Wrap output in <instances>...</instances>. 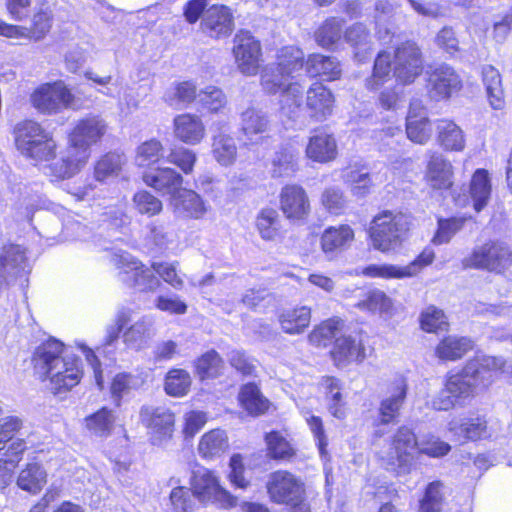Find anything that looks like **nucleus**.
Wrapping results in <instances>:
<instances>
[{
    "label": "nucleus",
    "instance_id": "nucleus-1",
    "mask_svg": "<svg viewBox=\"0 0 512 512\" xmlns=\"http://www.w3.org/2000/svg\"><path fill=\"white\" fill-rule=\"evenodd\" d=\"M504 366L505 361L502 358L475 356L461 371L446 376L443 388L432 399V407L438 411L465 407L493 383L495 375Z\"/></svg>",
    "mask_w": 512,
    "mask_h": 512
},
{
    "label": "nucleus",
    "instance_id": "nucleus-2",
    "mask_svg": "<svg viewBox=\"0 0 512 512\" xmlns=\"http://www.w3.org/2000/svg\"><path fill=\"white\" fill-rule=\"evenodd\" d=\"M107 131L108 123L100 115L88 114L78 119L68 134L63 156L48 166L49 173L58 179L74 176L88 162L90 147L99 143Z\"/></svg>",
    "mask_w": 512,
    "mask_h": 512
},
{
    "label": "nucleus",
    "instance_id": "nucleus-3",
    "mask_svg": "<svg viewBox=\"0 0 512 512\" xmlns=\"http://www.w3.org/2000/svg\"><path fill=\"white\" fill-rule=\"evenodd\" d=\"M33 362L43 380H49L48 388L53 394L70 391L83 375L79 358L56 339L42 343L34 352Z\"/></svg>",
    "mask_w": 512,
    "mask_h": 512
},
{
    "label": "nucleus",
    "instance_id": "nucleus-4",
    "mask_svg": "<svg viewBox=\"0 0 512 512\" xmlns=\"http://www.w3.org/2000/svg\"><path fill=\"white\" fill-rule=\"evenodd\" d=\"M391 55L387 51L377 54L372 75L365 80L369 90H377L391 78V72L396 80L404 85L412 84L424 69L421 48L414 41H405L394 50L393 69Z\"/></svg>",
    "mask_w": 512,
    "mask_h": 512
},
{
    "label": "nucleus",
    "instance_id": "nucleus-5",
    "mask_svg": "<svg viewBox=\"0 0 512 512\" xmlns=\"http://www.w3.org/2000/svg\"><path fill=\"white\" fill-rule=\"evenodd\" d=\"M15 146L19 153L35 162H48L56 157L57 144L52 134L33 120H25L14 128Z\"/></svg>",
    "mask_w": 512,
    "mask_h": 512
},
{
    "label": "nucleus",
    "instance_id": "nucleus-6",
    "mask_svg": "<svg viewBox=\"0 0 512 512\" xmlns=\"http://www.w3.org/2000/svg\"><path fill=\"white\" fill-rule=\"evenodd\" d=\"M418 439L408 426H400L392 435L387 448L378 451L381 464L388 471L397 475H407L411 472L416 456L419 455Z\"/></svg>",
    "mask_w": 512,
    "mask_h": 512
},
{
    "label": "nucleus",
    "instance_id": "nucleus-7",
    "mask_svg": "<svg viewBox=\"0 0 512 512\" xmlns=\"http://www.w3.org/2000/svg\"><path fill=\"white\" fill-rule=\"evenodd\" d=\"M410 228L409 217L401 212L385 210L377 214L369 227L374 249L389 252L401 246Z\"/></svg>",
    "mask_w": 512,
    "mask_h": 512
},
{
    "label": "nucleus",
    "instance_id": "nucleus-8",
    "mask_svg": "<svg viewBox=\"0 0 512 512\" xmlns=\"http://www.w3.org/2000/svg\"><path fill=\"white\" fill-rule=\"evenodd\" d=\"M261 86L268 94L280 93V109L288 117L295 116L303 102L304 88L291 81V75L269 64L261 72Z\"/></svg>",
    "mask_w": 512,
    "mask_h": 512
},
{
    "label": "nucleus",
    "instance_id": "nucleus-9",
    "mask_svg": "<svg viewBox=\"0 0 512 512\" xmlns=\"http://www.w3.org/2000/svg\"><path fill=\"white\" fill-rule=\"evenodd\" d=\"M267 494L276 504H285L293 508V512H310L306 502V486L304 481L287 470L272 472L266 483Z\"/></svg>",
    "mask_w": 512,
    "mask_h": 512
},
{
    "label": "nucleus",
    "instance_id": "nucleus-10",
    "mask_svg": "<svg viewBox=\"0 0 512 512\" xmlns=\"http://www.w3.org/2000/svg\"><path fill=\"white\" fill-rule=\"evenodd\" d=\"M29 100L38 113L47 116L74 108L76 102L71 89L61 80L39 85L30 94Z\"/></svg>",
    "mask_w": 512,
    "mask_h": 512
},
{
    "label": "nucleus",
    "instance_id": "nucleus-11",
    "mask_svg": "<svg viewBox=\"0 0 512 512\" xmlns=\"http://www.w3.org/2000/svg\"><path fill=\"white\" fill-rule=\"evenodd\" d=\"M190 484L194 497L203 504H215L225 509L237 505V498L222 487L220 478L208 468L195 470Z\"/></svg>",
    "mask_w": 512,
    "mask_h": 512
},
{
    "label": "nucleus",
    "instance_id": "nucleus-12",
    "mask_svg": "<svg viewBox=\"0 0 512 512\" xmlns=\"http://www.w3.org/2000/svg\"><path fill=\"white\" fill-rule=\"evenodd\" d=\"M111 264L119 270L121 280L139 291H155L160 286L153 268L145 267L141 261L126 251L111 254Z\"/></svg>",
    "mask_w": 512,
    "mask_h": 512
},
{
    "label": "nucleus",
    "instance_id": "nucleus-13",
    "mask_svg": "<svg viewBox=\"0 0 512 512\" xmlns=\"http://www.w3.org/2000/svg\"><path fill=\"white\" fill-rule=\"evenodd\" d=\"M232 54L237 70L245 76L258 74L262 59L260 41L249 31L240 30L233 38Z\"/></svg>",
    "mask_w": 512,
    "mask_h": 512
},
{
    "label": "nucleus",
    "instance_id": "nucleus-14",
    "mask_svg": "<svg viewBox=\"0 0 512 512\" xmlns=\"http://www.w3.org/2000/svg\"><path fill=\"white\" fill-rule=\"evenodd\" d=\"M512 253L507 245L500 242L485 243L473 250L462 261L464 268L484 269L502 272L511 263Z\"/></svg>",
    "mask_w": 512,
    "mask_h": 512
},
{
    "label": "nucleus",
    "instance_id": "nucleus-15",
    "mask_svg": "<svg viewBox=\"0 0 512 512\" xmlns=\"http://www.w3.org/2000/svg\"><path fill=\"white\" fill-rule=\"evenodd\" d=\"M434 258V250L430 247H426L419 256L408 265L371 264L361 269V271H357V274L382 279L409 278L417 275L424 267L430 265Z\"/></svg>",
    "mask_w": 512,
    "mask_h": 512
},
{
    "label": "nucleus",
    "instance_id": "nucleus-16",
    "mask_svg": "<svg viewBox=\"0 0 512 512\" xmlns=\"http://www.w3.org/2000/svg\"><path fill=\"white\" fill-rule=\"evenodd\" d=\"M141 423L157 441L172 436L174 427V414L165 407L144 405L139 413Z\"/></svg>",
    "mask_w": 512,
    "mask_h": 512
},
{
    "label": "nucleus",
    "instance_id": "nucleus-17",
    "mask_svg": "<svg viewBox=\"0 0 512 512\" xmlns=\"http://www.w3.org/2000/svg\"><path fill=\"white\" fill-rule=\"evenodd\" d=\"M200 28L204 34L214 39L230 36L234 29L230 8L225 5H211L203 15Z\"/></svg>",
    "mask_w": 512,
    "mask_h": 512
},
{
    "label": "nucleus",
    "instance_id": "nucleus-18",
    "mask_svg": "<svg viewBox=\"0 0 512 512\" xmlns=\"http://www.w3.org/2000/svg\"><path fill=\"white\" fill-rule=\"evenodd\" d=\"M424 181L432 190L451 189L454 183V167L451 161L440 153H433L426 163Z\"/></svg>",
    "mask_w": 512,
    "mask_h": 512
},
{
    "label": "nucleus",
    "instance_id": "nucleus-19",
    "mask_svg": "<svg viewBox=\"0 0 512 512\" xmlns=\"http://www.w3.org/2000/svg\"><path fill=\"white\" fill-rule=\"evenodd\" d=\"M407 391L408 384L404 377H397L388 384L378 409L381 424L392 423L399 416Z\"/></svg>",
    "mask_w": 512,
    "mask_h": 512
},
{
    "label": "nucleus",
    "instance_id": "nucleus-20",
    "mask_svg": "<svg viewBox=\"0 0 512 512\" xmlns=\"http://www.w3.org/2000/svg\"><path fill=\"white\" fill-rule=\"evenodd\" d=\"M460 88V77L449 65L442 64L429 73L428 93L434 100L447 99Z\"/></svg>",
    "mask_w": 512,
    "mask_h": 512
},
{
    "label": "nucleus",
    "instance_id": "nucleus-21",
    "mask_svg": "<svg viewBox=\"0 0 512 512\" xmlns=\"http://www.w3.org/2000/svg\"><path fill=\"white\" fill-rule=\"evenodd\" d=\"M280 208L289 219H304L310 212L306 191L296 184L284 186L280 192Z\"/></svg>",
    "mask_w": 512,
    "mask_h": 512
},
{
    "label": "nucleus",
    "instance_id": "nucleus-22",
    "mask_svg": "<svg viewBox=\"0 0 512 512\" xmlns=\"http://www.w3.org/2000/svg\"><path fill=\"white\" fill-rule=\"evenodd\" d=\"M355 240V232L348 224L329 226L320 236V247L327 257H334L347 250Z\"/></svg>",
    "mask_w": 512,
    "mask_h": 512
},
{
    "label": "nucleus",
    "instance_id": "nucleus-23",
    "mask_svg": "<svg viewBox=\"0 0 512 512\" xmlns=\"http://www.w3.org/2000/svg\"><path fill=\"white\" fill-rule=\"evenodd\" d=\"M24 249L19 245L4 246L0 254V289L26 271Z\"/></svg>",
    "mask_w": 512,
    "mask_h": 512
},
{
    "label": "nucleus",
    "instance_id": "nucleus-24",
    "mask_svg": "<svg viewBox=\"0 0 512 512\" xmlns=\"http://www.w3.org/2000/svg\"><path fill=\"white\" fill-rule=\"evenodd\" d=\"M331 356L338 367H346L352 363H360L366 358L362 340L356 336H340L336 338Z\"/></svg>",
    "mask_w": 512,
    "mask_h": 512
},
{
    "label": "nucleus",
    "instance_id": "nucleus-25",
    "mask_svg": "<svg viewBox=\"0 0 512 512\" xmlns=\"http://www.w3.org/2000/svg\"><path fill=\"white\" fill-rule=\"evenodd\" d=\"M431 131L426 108L420 100H413L406 119L407 137L417 144H425L431 137Z\"/></svg>",
    "mask_w": 512,
    "mask_h": 512
},
{
    "label": "nucleus",
    "instance_id": "nucleus-26",
    "mask_svg": "<svg viewBox=\"0 0 512 512\" xmlns=\"http://www.w3.org/2000/svg\"><path fill=\"white\" fill-rule=\"evenodd\" d=\"M173 132L179 141L188 145H198L205 138L206 128L198 115L183 113L174 118Z\"/></svg>",
    "mask_w": 512,
    "mask_h": 512
},
{
    "label": "nucleus",
    "instance_id": "nucleus-27",
    "mask_svg": "<svg viewBox=\"0 0 512 512\" xmlns=\"http://www.w3.org/2000/svg\"><path fill=\"white\" fill-rule=\"evenodd\" d=\"M334 96L332 92L319 82L313 83L306 92V107L310 115L317 119H325L332 113Z\"/></svg>",
    "mask_w": 512,
    "mask_h": 512
},
{
    "label": "nucleus",
    "instance_id": "nucleus-28",
    "mask_svg": "<svg viewBox=\"0 0 512 512\" xmlns=\"http://www.w3.org/2000/svg\"><path fill=\"white\" fill-rule=\"evenodd\" d=\"M436 140L445 151L461 152L466 146L464 131L455 122L442 119L436 125Z\"/></svg>",
    "mask_w": 512,
    "mask_h": 512
},
{
    "label": "nucleus",
    "instance_id": "nucleus-29",
    "mask_svg": "<svg viewBox=\"0 0 512 512\" xmlns=\"http://www.w3.org/2000/svg\"><path fill=\"white\" fill-rule=\"evenodd\" d=\"M229 447V438L226 431L212 429L201 436L197 451L202 459L214 460L225 454Z\"/></svg>",
    "mask_w": 512,
    "mask_h": 512
},
{
    "label": "nucleus",
    "instance_id": "nucleus-30",
    "mask_svg": "<svg viewBox=\"0 0 512 512\" xmlns=\"http://www.w3.org/2000/svg\"><path fill=\"white\" fill-rule=\"evenodd\" d=\"M306 155L309 159L327 163L337 156V144L334 137L324 131H319L311 136L306 147Z\"/></svg>",
    "mask_w": 512,
    "mask_h": 512
},
{
    "label": "nucleus",
    "instance_id": "nucleus-31",
    "mask_svg": "<svg viewBox=\"0 0 512 512\" xmlns=\"http://www.w3.org/2000/svg\"><path fill=\"white\" fill-rule=\"evenodd\" d=\"M175 213L179 216L200 219L207 209L202 198L192 190H179L172 198Z\"/></svg>",
    "mask_w": 512,
    "mask_h": 512
},
{
    "label": "nucleus",
    "instance_id": "nucleus-32",
    "mask_svg": "<svg viewBox=\"0 0 512 512\" xmlns=\"http://www.w3.org/2000/svg\"><path fill=\"white\" fill-rule=\"evenodd\" d=\"M155 334L153 319L144 316L124 331L123 341L129 348L141 350L149 345Z\"/></svg>",
    "mask_w": 512,
    "mask_h": 512
},
{
    "label": "nucleus",
    "instance_id": "nucleus-33",
    "mask_svg": "<svg viewBox=\"0 0 512 512\" xmlns=\"http://www.w3.org/2000/svg\"><path fill=\"white\" fill-rule=\"evenodd\" d=\"M306 71L312 77H322L327 81L339 79L342 73L340 62L335 57L317 53L308 56Z\"/></svg>",
    "mask_w": 512,
    "mask_h": 512
},
{
    "label": "nucleus",
    "instance_id": "nucleus-34",
    "mask_svg": "<svg viewBox=\"0 0 512 512\" xmlns=\"http://www.w3.org/2000/svg\"><path fill=\"white\" fill-rule=\"evenodd\" d=\"M278 321L282 331L290 335L303 333L311 322V308L308 306H297L283 310Z\"/></svg>",
    "mask_w": 512,
    "mask_h": 512
},
{
    "label": "nucleus",
    "instance_id": "nucleus-35",
    "mask_svg": "<svg viewBox=\"0 0 512 512\" xmlns=\"http://www.w3.org/2000/svg\"><path fill=\"white\" fill-rule=\"evenodd\" d=\"M143 180L145 184L155 190L163 194H173V196L180 190L183 183L182 176L169 167L158 169L155 173L145 174Z\"/></svg>",
    "mask_w": 512,
    "mask_h": 512
},
{
    "label": "nucleus",
    "instance_id": "nucleus-36",
    "mask_svg": "<svg viewBox=\"0 0 512 512\" xmlns=\"http://www.w3.org/2000/svg\"><path fill=\"white\" fill-rule=\"evenodd\" d=\"M47 483V472L38 462H30L20 470L16 484L26 492L38 494Z\"/></svg>",
    "mask_w": 512,
    "mask_h": 512
},
{
    "label": "nucleus",
    "instance_id": "nucleus-37",
    "mask_svg": "<svg viewBox=\"0 0 512 512\" xmlns=\"http://www.w3.org/2000/svg\"><path fill=\"white\" fill-rule=\"evenodd\" d=\"M448 429L459 440H477L483 437L487 432V421L484 417L476 416L463 418L461 420H451Z\"/></svg>",
    "mask_w": 512,
    "mask_h": 512
},
{
    "label": "nucleus",
    "instance_id": "nucleus-38",
    "mask_svg": "<svg viewBox=\"0 0 512 512\" xmlns=\"http://www.w3.org/2000/svg\"><path fill=\"white\" fill-rule=\"evenodd\" d=\"M53 24V11L50 5L43 1L37 4L35 11L31 18V25L29 28L24 27L26 34L20 38H33L40 40L50 31Z\"/></svg>",
    "mask_w": 512,
    "mask_h": 512
},
{
    "label": "nucleus",
    "instance_id": "nucleus-39",
    "mask_svg": "<svg viewBox=\"0 0 512 512\" xmlns=\"http://www.w3.org/2000/svg\"><path fill=\"white\" fill-rule=\"evenodd\" d=\"M473 348L467 337L447 336L435 348L436 356L442 361H456Z\"/></svg>",
    "mask_w": 512,
    "mask_h": 512
},
{
    "label": "nucleus",
    "instance_id": "nucleus-40",
    "mask_svg": "<svg viewBox=\"0 0 512 512\" xmlns=\"http://www.w3.org/2000/svg\"><path fill=\"white\" fill-rule=\"evenodd\" d=\"M267 456L277 461H291L296 449L287 436L280 431H271L265 435Z\"/></svg>",
    "mask_w": 512,
    "mask_h": 512
},
{
    "label": "nucleus",
    "instance_id": "nucleus-41",
    "mask_svg": "<svg viewBox=\"0 0 512 512\" xmlns=\"http://www.w3.org/2000/svg\"><path fill=\"white\" fill-rule=\"evenodd\" d=\"M268 128L269 120L262 111L249 107L240 114V131L247 140L253 141Z\"/></svg>",
    "mask_w": 512,
    "mask_h": 512
},
{
    "label": "nucleus",
    "instance_id": "nucleus-42",
    "mask_svg": "<svg viewBox=\"0 0 512 512\" xmlns=\"http://www.w3.org/2000/svg\"><path fill=\"white\" fill-rule=\"evenodd\" d=\"M211 152L215 161L224 167L233 165L237 159V145L234 138L225 133L212 137Z\"/></svg>",
    "mask_w": 512,
    "mask_h": 512
},
{
    "label": "nucleus",
    "instance_id": "nucleus-43",
    "mask_svg": "<svg viewBox=\"0 0 512 512\" xmlns=\"http://www.w3.org/2000/svg\"><path fill=\"white\" fill-rule=\"evenodd\" d=\"M482 80L486 87L490 105L494 109H502L505 101L502 79L499 71L492 65H484L482 67Z\"/></svg>",
    "mask_w": 512,
    "mask_h": 512
},
{
    "label": "nucleus",
    "instance_id": "nucleus-44",
    "mask_svg": "<svg viewBox=\"0 0 512 512\" xmlns=\"http://www.w3.org/2000/svg\"><path fill=\"white\" fill-rule=\"evenodd\" d=\"M241 406L253 416L264 414L270 403L260 392L259 388L252 383L243 385L239 393Z\"/></svg>",
    "mask_w": 512,
    "mask_h": 512
},
{
    "label": "nucleus",
    "instance_id": "nucleus-45",
    "mask_svg": "<svg viewBox=\"0 0 512 512\" xmlns=\"http://www.w3.org/2000/svg\"><path fill=\"white\" fill-rule=\"evenodd\" d=\"M344 183L350 188L352 195L364 197L373 185L370 174L363 168L349 167L342 173Z\"/></svg>",
    "mask_w": 512,
    "mask_h": 512
},
{
    "label": "nucleus",
    "instance_id": "nucleus-46",
    "mask_svg": "<svg viewBox=\"0 0 512 512\" xmlns=\"http://www.w3.org/2000/svg\"><path fill=\"white\" fill-rule=\"evenodd\" d=\"M322 387L325 390L326 401L329 412L338 419H343L345 413V401L342 395L341 383L334 377H325L322 380Z\"/></svg>",
    "mask_w": 512,
    "mask_h": 512
},
{
    "label": "nucleus",
    "instance_id": "nucleus-47",
    "mask_svg": "<svg viewBox=\"0 0 512 512\" xmlns=\"http://www.w3.org/2000/svg\"><path fill=\"white\" fill-rule=\"evenodd\" d=\"M490 193L488 172L484 169L476 170L470 184V194L476 212H480L487 205Z\"/></svg>",
    "mask_w": 512,
    "mask_h": 512
},
{
    "label": "nucleus",
    "instance_id": "nucleus-48",
    "mask_svg": "<svg viewBox=\"0 0 512 512\" xmlns=\"http://www.w3.org/2000/svg\"><path fill=\"white\" fill-rule=\"evenodd\" d=\"M116 416L106 407L85 418V425L89 432L97 437H108L114 427Z\"/></svg>",
    "mask_w": 512,
    "mask_h": 512
},
{
    "label": "nucleus",
    "instance_id": "nucleus-49",
    "mask_svg": "<svg viewBox=\"0 0 512 512\" xmlns=\"http://www.w3.org/2000/svg\"><path fill=\"white\" fill-rule=\"evenodd\" d=\"M126 164V158L119 153H107L95 164L94 176L97 181L103 182L111 177H116Z\"/></svg>",
    "mask_w": 512,
    "mask_h": 512
},
{
    "label": "nucleus",
    "instance_id": "nucleus-50",
    "mask_svg": "<svg viewBox=\"0 0 512 512\" xmlns=\"http://www.w3.org/2000/svg\"><path fill=\"white\" fill-rule=\"evenodd\" d=\"M197 86L192 81L174 83L165 93L164 100L170 106L191 104L198 97Z\"/></svg>",
    "mask_w": 512,
    "mask_h": 512
},
{
    "label": "nucleus",
    "instance_id": "nucleus-51",
    "mask_svg": "<svg viewBox=\"0 0 512 512\" xmlns=\"http://www.w3.org/2000/svg\"><path fill=\"white\" fill-rule=\"evenodd\" d=\"M145 377L142 374L119 373L111 383V394L115 400L116 406L120 405L121 398L131 390L141 388L145 383Z\"/></svg>",
    "mask_w": 512,
    "mask_h": 512
},
{
    "label": "nucleus",
    "instance_id": "nucleus-52",
    "mask_svg": "<svg viewBox=\"0 0 512 512\" xmlns=\"http://www.w3.org/2000/svg\"><path fill=\"white\" fill-rule=\"evenodd\" d=\"M297 153L291 148L276 152L271 163V175L274 178L289 177L297 170Z\"/></svg>",
    "mask_w": 512,
    "mask_h": 512
},
{
    "label": "nucleus",
    "instance_id": "nucleus-53",
    "mask_svg": "<svg viewBox=\"0 0 512 512\" xmlns=\"http://www.w3.org/2000/svg\"><path fill=\"white\" fill-rule=\"evenodd\" d=\"M343 326L339 319H328L316 326L308 335L309 342L316 347H326L338 334Z\"/></svg>",
    "mask_w": 512,
    "mask_h": 512
},
{
    "label": "nucleus",
    "instance_id": "nucleus-54",
    "mask_svg": "<svg viewBox=\"0 0 512 512\" xmlns=\"http://www.w3.org/2000/svg\"><path fill=\"white\" fill-rule=\"evenodd\" d=\"M344 22L337 18L327 19L315 32V40L322 48H332L342 36Z\"/></svg>",
    "mask_w": 512,
    "mask_h": 512
},
{
    "label": "nucleus",
    "instance_id": "nucleus-55",
    "mask_svg": "<svg viewBox=\"0 0 512 512\" xmlns=\"http://www.w3.org/2000/svg\"><path fill=\"white\" fill-rule=\"evenodd\" d=\"M469 218L470 217L466 216L446 219L439 218L438 228L432 238V242L436 245L449 243L453 236L463 228L464 224Z\"/></svg>",
    "mask_w": 512,
    "mask_h": 512
},
{
    "label": "nucleus",
    "instance_id": "nucleus-56",
    "mask_svg": "<svg viewBox=\"0 0 512 512\" xmlns=\"http://www.w3.org/2000/svg\"><path fill=\"white\" fill-rule=\"evenodd\" d=\"M190 374L184 369H172L165 378V391L174 397H181L188 393L191 386Z\"/></svg>",
    "mask_w": 512,
    "mask_h": 512
},
{
    "label": "nucleus",
    "instance_id": "nucleus-57",
    "mask_svg": "<svg viewBox=\"0 0 512 512\" xmlns=\"http://www.w3.org/2000/svg\"><path fill=\"white\" fill-rule=\"evenodd\" d=\"M195 368L201 380L215 378L223 368V360L215 350H210L197 359Z\"/></svg>",
    "mask_w": 512,
    "mask_h": 512
},
{
    "label": "nucleus",
    "instance_id": "nucleus-58",
    "mask_svg": "<svg viewBox=\"0 0 512 512\" xmlns=\"http://www.w3.org/2000/svg\"><path fill=\"white\" fill-rule=\"evenodd\" d=\"M368 38L369 33L362 24H355L345 32V39L356 49L354 56L359 62L364 60L365 54L371 49Z\"/></svg>",
    "mask_w": 512,
    "mask_h": 512
},
{
    "label": "nucleus",
    "instance_id": "nucleus-59",
    "mask_svg": "<svg viewBox=\"0 0 512 512\" xmlns=\"http://www.w3.org/2000/svg\"><path fill=\"white\" fill-rule=\"evenodd\" d=\"M163 145L159 140L151 139L141 143L135 154V164L139 167H149L162 157Z\"/></svg>",
    "mask_w": 512,
    "mask_h": 512
},
{
    "label": "nucleus",
    "instance_id": "nucleus-60",
    "mask_svg": "<svg viewBox=\"0 0 512 512\" xmlns=\"http://www.w3.org/2000/svg\"><path fill=\"white\" fill-rule=\"evenodd\" d=\"M199 103L210 113H221L227 105V97L216 86H207L198 94Z\"/></svg>",
    "mask_w": 512,
    "mask_h": 512
},
{
    "label": "nucleus",
    "instance_id": "nucleus-61",
    "mask_svg": "<svg viewBox=\"0 0 512 512\" xmlns=\"http://www.w3.org/2000/svg\"><path fill=\"white\" fill-rule=\"evenodd\" d=\"M392 306V300L381 290L369 292L363 300L356 304L360 310L379 314L388 313Z\"/></svg>",
    "mask_w": 512,
    "mask_h": 512
},
{
    "label": "nucleus",
    "instance_id": "nucleus-62",
    "mask_svg": "<svg viewBox=\"0 0 512 512\" xmlns=\"http://www.w3.org/2000/svg\"><path fill=\"white\" fill-rule=\"evenodd\" d=\"M303 52L294 46H286L278 52V62L274 64L279 67V70L285 71L287 75H292L293 72L299 70L303 66Z\"/></svg>",
    "mask_w": 512,
    "mask_h": 512
},
{
    "label": "nucleus",
    "instance_id": "nucleus-63",
    "mask_svg": "<svg viewBox=\"0 0 512 512\" xmlns=\"http://www.w3.org/2000/svg\"><path fill=\"white\" fill-rule=\"evenodd\" d=\"M229 472L228 480L236 488L247 489L251 482L246 477V458L240 454L235 453L229 459Z\"/></svg>",
    "mask_w": 512,
    "mask_h": 512
},
{
    "label": "nucleus",
    "instance_id": "nucleus-64",
    "mask_svg": "<svg viewBox=\"0 0 512 512\" xmlns=\"http://www.w3.org/2000/svg\"><path fill=\"white\" fill-rule=\"evenodd\" d=\"M257 229L264 240H274L279 233L278 213L274 209H264L257 217Z\"/></svg>",
    "mask_w": 512,
    "mask_h": 512
}]
</instances>
